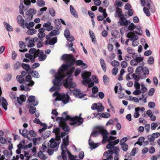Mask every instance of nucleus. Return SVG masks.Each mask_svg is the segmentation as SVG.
I'll return each instance as SVG.
<instances>
[{"mask_svg": "<svg viewBox=\"0 0 160 160\" xmlns=\"http://www.w3.org/2000/svg\"><path fill=\"white\" fill-rule=\"evenodd\" d=\"M119 142V139H117L115 141H112L106 145V147L108 149H112L115 147L114 146L118 144Z\"/></svg>", "mask_w": 160, "mask_h": 160, "instance_id": "10", "label": "nucleus"}, {"mask_svg": "<svg viewBox=\"0 0 160 160\" xmlns=\"http://www.w3.org/2000/svg\"><path fill=\"white\" fill-rule=\"evenodd\" d=\"M63 83L64 86L66 88L68 89L70 93H73L76 97L82 98L85 96L86 94H83L82 93H81V91L79 89H74L72 90L71 89L74 87L71 77H68L66 79L64 80Z\"/></svg>", "mask_w": 160, "mask_h": 160, "instance_id": "1", "label": "nucleus"}, {"mask_svg": "<svg viewBox=\"0 0 160 160\" xmlns=\"http://www.w3.org/2000/svg\"><path fill=\"white\" fill-rule=\"evenodd\" d=\"M49 13L50 15L52 17H54L55 15V11L52 8L49 9Z\"/></svg>", "mask_w": 160, "mask_h": 160, "instance_id": "59", "label": "nucleus"}, {"mask_svg": "<svg viewBox=\"0 0 160 160\" xmlns=\"http://www.w3.org/2000/svg\"><path fill=\"white\" fill-rule=\"evenodd\" d=\"M142 72H143V74L145 75H147L149 74V70L146 67H142Z\"/></svg>", "mask_w": 160, "mask_h": 160, "instance_id": "53", "label": "nucleus"}, {"mask_svg": "<svg viewBox=\"0 0 160 160\" xmlns=\"http://www.w3.org/2000/svg\"><path fill=\"white\" fill-rule=\"evenodd\" d=\"M36 13L37 11L36 10L30 8L26 12V14L28 16L29 18H32L33 15L35 14Z\"/></svg>", "mask_w": 160, "mask_h": 160, "instance_id": "13", "label": "nucleus"}, {"mask_svg": "<svg viewBox=\"0 0 160 160\" xmlns=\"http://www.w3.org/2000/svg\"><path fill=\"white\" fill-rule=\"evenodd\" d=\"M99 114L100 117L104 118H108L110 117V114L108 112L101 113Z\"/></svg>", "mask_w": 160, "mask_h": 160, "instance_id": "36", "label": "nucleus"}, {"mask_svg": "<svg viewBox=\"0 0 160 160\" xmlns=\"http://www.w3.org/2000/svg\"><path fill=\"white\" fill-rule=\"evenodd\" d=\"M100 134H101L102 137L107 136L108 133L106 129L99 130Z\"/></svg>", "mask_w": 160, "mask_h": 160, "instance_id": "47", "label": "nucleus"}, {"mask_svg": "<svg viewBox=\"0 0 160 160\" xmlns=\"http://www.w3.org/2000/svg\"><path fill=\"white\" fill-rule=\"evenodd\" d=\"M49 41V45H54L57 42V38L56 37H55L51 39H50Z\"/></svg>", "mask_w": 160, "mask_h": 160, "instance_id": "43", "label": "nucleus"}, {"mask_svg": "<svg viewBox=\"0 0 160 160\" xmlns=\"http://www.w3.org/2000/svg\"><path fill=\"white\" fill-rule=\"evenodd\" d=\"M144 139V138L143 137H139L138 140V145L140 146H142V142H143Z\"/></svg>", "mask_w": 160, "mask_h": 160, "instance_id": "52", "label": "nucleus"}, {"mask_svg": "<svg viewBox=\"0 0 160 160\" xmlns=\"http://www.w3.org/2000/svg\"><path fill=\"white\" fill-rule=\"evenodd\" d=\"M28 101L29 102H32V105L34 106H37L39 102L38 100H35V97L32 95L29 96L28 98Z\"/></svg>", "mask_w": 160, "mask_h": 160, "instance_id": "12", "label": "nucleus"}, {"mask_svg": "<svg viewBox=\"0 0 160 160\" xmlns=\"http://www.w3.org/2000/svg\"><path fill=\"white\" fill-rule=\"evenodd\" d=\"M140 0L141 2V4L142 6H144L145 5V3L146 2H147V4H146V5L148 7L150 6V5H151V3L152 2L151 0H146V2L145 1V0Z\"/></svg>", "mask_w": 160, "mask_h": 160, "instance_id": "30", "label": "nucleus"}, {"mask_svg": "<svg viewBox=\"0 0 160 160\" xmlns=\"http://www.w3.org/2000/svg\"><path fill=\"white\" fill-rule=\"evenodd\" d=\"M68 120H70L72 121V122H70L69 123V124L71 125H73L76 123V122L75 121L74 118L73 117H72L70 116H67L65 118L62 117H58L56 119V121L59 123H60L61 122H65Z\"/></svg>", "mask_w": 160, "mask_h": 160, "instance_id": "6", "label": "nucleus"}, {"mask_svg": "<svg viewBox=\"0 0 160 160\" xmlns=\"http://www.w3.org/2000/svg\"><path fill=\"white\" fill-rule=\"evenodd\" d=\"M39 52V50L38 49L37 52L34 53V55H32L33 57H32V59H31V62L32 63H33L35 61V59L37 57H39L38 53Z\"/></svg>", "mask_w": 160, "mask_h": 160, "instance_id": "39", "label": "nucleus"}, {"mask_svg": "<svg viewBox=\"0 0 160 160\" xmlns=\"http://www.w3.org/2000/svg\"><path fill=\"white\" fill-rule=\"evenodd\" d=\"M68 93L70 94L68 90L67 92L66 95L64 93H59L58 91H56L53 94V96L56 97L55 99L56 101H61L64 104H66L68 102L70 98Z\"/></svg>", "mask_w": 160, "mask_h": 160, "instance_id": "2", "label": "nucleus"}, {"mask_svg": "<svg viewBox=\"0 0 160 160\" xmlns=\"http://www.w3.org/2000/svg\"><path fill=\"white\" fill-rule=\"evenodd\" d=\"M38 157L42 160H45L46 159L47 157L45 156L42 152L40 151L38 153Z\"/></svg>", "mask_w": 160, "mask_h": 160, "instance_id": "44", "label": "nucleus"}, {"mask_svg": "<svg viewBox=\"0 0 160 160\" xmlns=\"http://www.w3.org/2000/svg\"><path fill=\"white\" fill-rule=\"evenodd\" d=\"M19 47L22 49H19V51L20 52H25L28 51L27 48H24L26 47L25 43L22 41H20L19 42Z\"/></svg>", "mask_w": 160, "mask_h": 160, "instance_id": "17", "label": "nucleus"}, {"mask_svg": "<svg viewBox=\"0 0 160 160\" xmlns=\"http://www.w3.org/2000/svg\"><path fill=\"white\" fill-rule=\"evenodd\" d=\"M28 74H31L33 77L37 78H39L40 77L38 73L36 71H31L28 72Z\"/></svg>", "mask_w": 160, "mask_h": 160, "instance_id": "27", "label": "nucleus"}, {"mask_svg": "<svg viewBox=\"0 0 160 160\" xmlns=\"http://www.w3.org/2000/svg\"><path fill=\"white\" fill-rule=\"evenodd\" d=\"M29 44L28 45V48L33 47L35 45L34 44V42L32 38H31V40H29Z\"/></svg>", "mask_w": 160, "mask_h": 160, "instance_id": "56", "label": "nucleus"}, {"mask_svg": "<svg viewBox=\"0 0 160 160\" xmlns=\"http://www.w3.org/2000/svg\"><path fill=\"white\" fill-rule=\"evenodd\" d=\"M147 137L148 141L149 142L151 143L154 142L155 139L152 134L151 135H148Z\"/></svg>", "mask_w": 160, "mask_h": 160, "instance_id": "51", "label": "nucleus"}, {"mask_svg": "<svg viewBox=\"0 0 160 160\" xmlns=\"http://www.w3.org/2000/svg\"><path fill=\"white\" fill-rule=\"evenodd\" d=\"M51 23L50 22H48L47 23H44L43 25V27L44 28H46L45 30H46L48 31H50L53 29V27L52 26Z\"/></svg>", "mask_w": 160, "mask_h": 160, "instance_id": "15", "label": "nucleus"}, {"mask_svg": "<svg viewBox=\"0 0 160 160\" xmlns=\"http://www.w3.org/2000/svg\"><path fill=\"white\" fill-rule=\"evenodd\" d=\"M59 32L58 30H52L50 33V35L52 36H54L56 35L57 34H59Z\"/></svg>", "mask_w": 160, "mask_h": 160, "instance_id": "60", "label": "nucleus"}, {"mask_svg": "<svg viewBox=\"0 0 160 160\" xmlns=\"http://www.w3.org/2000/svg\"><path fill=\"white\" fill-rule=\"evenodd\" d=\"M3 23L4 27L8 32L12 31H13L12 27L8 23L5 22H4Z\"/></svg>", "mask_w": 160, "mask_h": 160, "instance_id": "29", "label": "nucleus"}, {"mask_svg": "<svg viewBox=\"0 0 160 160\" xmlns=\"http://www.w3.org/2000/svg\"><path fill=\"white\" fill-rule=\"evenodd\" d=\"M91 108L93 110H97L98 112H101L103 111L104 107L101 103H94L92 105Z\"/></svg>", "mask_w": 160, "mask_h": 160, "instance_id": "7", "label": "nucleus"}, {"mask_svg": "<svg viewBox=\"0 0 160 160\" xmlns=\"http://www.w3.org/2000/svg\"><path fill=\"white\" fill-rule=\"evenodd\" d=\"M71 66L66 63L65 64H63L59 68V70L57 73H56L55 75V78H62V79L65 77L63 75V74L64 73V72L65 71H67L69 68Z\"/></svg>", "mask_w": 160, "mask_h": 160, "instance_id": "3", "label": "nucleus"}, {"mask_svg": "<svg viewBox=\"0 0 160 160\" xmlns=\"http://www.w3.org/2000/svg\"><path fill=\"white\" fill-rule=\"evenodd\" d=\"M61 59L66 61V63L69 66H72L75 62V59L74 58V55L71 54H65L61 57Z\"/></svg>", "mask_w": 160, "mask_h": 160, "instance_id": "4", "label": "nucleus"}, {"mask_svg": "<svg viewBox=\"0 0 160 160\" xmlns=\"http://www.w3.org/2000/svg\"><path fill=\"white\" fill-rule=\"evenodd\" d=\"M28 131L26 128H24L22 131V135L24 137L27 138L29 140H31L32 139L28 136Z\"/></svg>", "mask_w": 160, "mask_h": 160, "instance_id": "26", "label": "nucleus"}, {"mask_svg": "<svg viewBox=\"0 0 160 160\" xmlns=\"http://www.w3.org/2000/svg\"><path fill=\"white\" fill-rule=\"evenodd\" d=\"M38 31V38H39L40 40L41 41L43 40V38L45 36L46 34L44 33L45 31V29L43 28H41L39 29Z\"/></svg>", "mask_w": 160, "mask_h": 160, "instance_id": "11", "label": "nucleus"}, {"mask_svg": "<svg viewBox=\"0 0 160 160\" xmlns=\"http://www.w3.org/2000/svg\"><path fill=\"white\" fill-rule=\"evenodd\" d=\"M21 66L25 70L27 71L28 74V72H30L32 70V68L30 65L26 63H22L21 64Z\"/></svg>", "mask_w": 160, "mask_h": 160, "instance_id": "22", "label": "nucleus"}, {"mask_svg": "<svg viewBox=\"0 0 160 160\" xmlns=\"http://www.w3.org/2000/svg\"><path fill=\"white\" fill-rule=\"evenodd\" d=\"M127 51L129 54H132V57L133 58H134L135 53H133V50L132 49L128 47L127 48Z\"/></svg>", "mask_w": 160, "mask_h": 160, "instance_id": "50", "label": "nucleus"}, {"mask_svg": "<svg viewBox=\"0 0 160 160\" xmlns=\"http://www.w3.org/2000/svg\"><path fill=\"white\" fill-rule=\"evenodd\" d=\"M100 62L101 67L104 72H106V65L104 60L102 59H100Z\"/></svg>", "mask_w": 160, "mask_h": 160, "instance_id": "33", "label": "nucleus"}, {"mask_svg": "<svg viewBox=\"0 0 160 160\" xmlns=\"http://www.w3.org/2000/svg\"><path fill=\"white\" fill-rule=\"evenodd\" d=\"M148 106L150 108H153L155 106V104L154 102H148Z\"/></svg>", "mask_w": 160, "mask_h": 160, "instance_id": "62", "label": "nucleus"}, {"mask_svg": "<svg viewBox=\"0 0 160 160\" xmlns=\"http://www.w3.org/2000/svg\"><path fill=\"white\" fill-rule=\"evenodd\" d=\"M127 37L128 38H130V40L131 41H135L138 38V37L135 35V33L134 32H128L127 35Z\"/></svg>", "mask_w": 160, "mask_h": 160, "instance_id": "14", "label": "nucleus"}, {"mask_svg": "<svg viewBox=\"0 0 160 160\" xmlns=\"http://www.w3.org/2000/svg\"><path fill=\"white\" fill-rule=\"evenodd\" d=\"M70 11L71 14L75 18H78V17L77 12L72 5L70 6Z\"/></svg>", "mask_w": 160, "mask_h": 160, "instance_id": "18", "label": "nucleus"}, {"mask_svg": "<svg viewBox=\"0 0 160 160\" xmlns=\"http://www.w3.org/2000/svg\"><path fill=\"white\" fill-rule=\"evenodd\" d=\"M51 134V132L50 131H47V132H43L42 133V137L44 138H47L49 137Z\"/></svg>", "mask_w": 160, "mask_h": 160, "instance_id": "38", "label": "nucleus"}, {"mask_svg": "<svg viewBox=\"0 0 160 160\" xmlns=\"http://www.w3.org/2000/svg\"><path fill=\"white\" fill-rule=\"evenodd\" d=\"M121 146L122 150L124 152H126L128 149V145L127 143L120 144Z\"/></svg>", "mask_w": 160, "mask_h": 160, "instance_id": "46", "label": "nucleus"}, {"mask_svg": "<svg viewBox=\"0 0 160 160\" xmlns=\"http://www.w3.org/2000/svg\"><path fill=\"white\" fill-rule=\"evenodd\" d=\"M74 118L75 121L76 122V123L73 125H75L77 126L79 125L83 121V118Z\"/></svg>", "mask_w": 160, "mask_h": 160, "instance_id": "28", "label": "nucleus"}, {"mask_svg": "<svg viewBox=\"0 0 160 160\" xmlns=\"http://www.w3.org/2000/svg\"><path fill=\"white\" fill-rule=\"evenodd\" d=\"M142 67L141 66H139L136 69V73L138 74H140L142 71Z\"/></svg>", "mask_w": 160, "mask_h": 160, "instance_id": "55", "label": "nucleus"}, {"mask_svg": "<svg viewBox=\"0 0 160 160\" xmlns=\"http://www.w3.org/2000/svg\"><path fill=\"white\" fill-rule=\"evenodd\" d=\"M45 2L43 0H37V4L38 7H42L45 5Z\"/></svg>", "mask_w": 160, "mask_h": 160, "instance_id": "37", "label": "nucleus"}, {"mask_svg": "<svg viewBox=\"0 0 160 160\" xmlns=\"http://www.w3.org/2000/svg\"><path fill=\"white\" fill-rule=\"evenodd\" d=\"M143 11L147 16L149 17L150 15V12L149 9L147 8L144 7L143 8Z\"/></svg>", "mask_w": 160, "mask_h": 160, "instance_id": "54", "label": "nucleus"}, {"mask_svg": "<svg viewBox=\"0 0 160 160\" xmlns=\"http://www.w3.org/2000/svg\"><path fill=\"white\" fill-rule=\"evenodd\" d=\"M36 110V108L34 107H33L32 106H31L29 110V112L31 114H33L34 113H35Z\"/></svg>", "mask_w": 160, "mask_h": 160, "instance_id": "63", "label": "nucleus"}, {"mask_svg": "<svg viewBox=\"0 0 160 160\" xmlns=\"http://www.w3.org/2000/svg\"><path fill=\"white\" fill-rule=\"evenodd\" d=\"M89 34L90 37L92 39V42H93L94 44H96V39L95 38L93 32L92 31L90 30L89 31Z\"/></svg>", "mask_w": 160, "mask_h": 160, "instance_id": "35", "label": "nucleus"}, {"mask_svg": "<svg viewBox=\"0 0 160 160\" xmlns=\"http://www.w3.org/2000/svg\"><path fill=\"white\" fill-rule=\"evenodd\" d=\"M55 79L53 80L52 82L54 84V86H52L49 89L50 91L52 92L56 90H59L60 89V86L61 85V81L62 80V78H55Z\"/></svg>", "mask_w": 160, "mask_h": 160, "instance_id": "5", "label": "nucleus"}, {"mask_svg": "<svg viewBox=\"0 0 160 160\" xmlns=\"http://www.w3.org/2000/svg\"><path fill=\"white\" fill-rule=\"evenodd\" d=\"M155 92V89L153 88H151L149 91L148 92V95L149 96H152Z\"/></svg>", "mask_w": 160, "mask_h": 160, "instance_id": "64", "label": "nucleus"}, {"mask_svg": "<svg viewBox=\"0 0 160 160\" xmlns=\"http://www.w3.org/2000/svg\"><path fill=\"white\" fill-rule=\"evenodd\" d=\"M2 102V105L3 109L6 110L7 109V106L8 105V102L5 99L2 97H0V102Z\"/></svg>", "mask_w": 160, "mask_h": 160, "instance_id": "16", "label": "nucleus"}, {"mask_svg": "<svg viewBox=\"0 0 160 160\" xmlns=\"http://www.w3.org/2000/svg\"><path fill=\"white\" fill-rule=\"evenodd\" d=\"M17 20L18 23L23 28H24V20L21 15L18 16L17 17Z\"/></svg>", "mask_w": 160, "mask_h": 160, "instance_id": "19", "label": "nucleus"}, {"mask_svg": "<svg viewBox=\"0 0 160 160\" xmlns=\"http://www.w3.org/2000/svg\"><path fill=\"white\" fill-rule=\"evenodd\" d=\"M17 81L20 84H22L24 82V80L21 75H17Z\"/></svg>", "mask_w": 160, "mask_h": 160, "instance_id": "41", "label": "nucleus"}, {"mask_svg": "<svg viewBox=\"0 0 160 160\" xmlns=\"http://www.w3.org/2000/svg\"><path fill=\"white\" fill-rule=\"evenodd\" d=\"M91 136L88 140L89 144L90 146V148L91 150L97 148L98 146L97 144L95 143L92 140L90 139Z\"/></svg>", "mask_w": 160, "mask_h": 160, "instance_id": "21", "label": "nucleus"}, {"mask_svg": "<svg viewBox=\"0 0 160 160\" xmlns=\"http://www.w3.org/2000/svg\"><path fill=\"white\" fill-rule=\"evenodd\" d=\"M37 32V31L33 29H29L27 32L26 33L28 35H32L35 33Z\"/></svg>", "mask_w": 160, "mask_h": 160, "instance_id": "48", "label": "nucleus"}, {"mask_svg": "<svg viewBox=\"0 0 160 160\" xmlns=\"http://www.w3.org/2000/svg\"><path fill=\"white\" fill-rule=\"evenodd\" d=\"M103 81L105 85H108L109 83L108 78L106 75H104L103 77Z\"/></svg>", "mask_w": 160, "mask_h": 160, "instance_id": "49", "label": "nucleus"}, {"mask_svg": "<svg viewBox=\"0 0 160 160\" xmlns=\"http://www.w3.org/2000/svg\"><path fill=\"white\" fill-rule=\"evenodd\" d=\"M22 153H23L24 154H20V157H19V158L22 160L24 159V157H26L27 155H28L29 154V153L28 152H26L25 151H23Z\"/></svg>", "mask_w": 160, "mask_h": 160, "instance_id": "58", "label": "nucleus"}, {"mask_svg": "<svg viewBox=\"0 0 160 160\" xmlns=\"http://www.w3.org/2000/svg\"><path fill=\"white\" fill-rule=\"evenodd\" d=\"M63 143H62L61 145L63 146V147H64V148H65V149H66V147L69 144V136H67L66 137V138H64L63 139Z\"/></svg>", "mask_w": 160, "mask_h": 160, "instance_id": "23", "label": "nucleus"}, {"mask_svg": "<svg viewBox=\"0 0 160 160\" xmlns=\"http://www.w3.org/2000/svg\"><path fill=\"white\" fill-rule=\"evenodd\" d=\"M17 99L18 103L21 104L23 102L25 101L26 97L25 95L22 94L20 95V97H17Z\"/></svg>", "mask_w": 160, "mask_h": 160, "instance_id": "20", "label": "nucleus"}, {"mask_svg": "<svg viewBox=\"0 0 160 160\" xmlns=\"http://www.w3.org/2000/svg\"><path fill=\"white\" fill-rule=\"evenodd\" d=\"M82 77L83 79L82 83L84 84H85V83H88L91 81L90 78L88 77H84L82 75Z\"/></svg>", "mask_w": 160, "mask_h": 160, "instance_id": "31", "label": "nucleus"}, {"mask_svg": "<svg viewBox=\"0 0 160 160\" xmlns=\"http://www.w3.org/2000/svg\"><path fill=\"white\" fill-rule=\"evenodd\" d=\"M120 18V20L119 21L120 25L122 26H126L127 25L130 23V22L129 21L126 20L124 17V15H122Z\"/></svg>", "mask_w": 160, "mask_h": 160, "instance_id": "9", "label": "nucleus"}, {"mask_svg": "<svg viewBox=\"0 0 160 160\" xmlns=\"http://www.w3.org/2000/svg\"><path fill=\"white\" fill-rule=\"evenodd\" d=\"M62 129L63 131L66 132H68L67 133V134L68 133L70 129L69 126L67 124L65 123H63L62 125Z\"/></svg>", "mask_w": 160, "mask_h": 160, "instance_id": "40", "label": "nucleus"}, {"mask_svg": "<svg viewBox=\"0 0 160 160\" xmlns=\"http://www.w3.org/2000/svg\"><path fill=\"white\" fill-rule=\"evenodd\" d=\"M112 149H113V150H108L104 152L103 154L104 156L106 158L108 157V156H112L113 154L116 152V150H119V148L118 147H115Z\"/></svg>", "mask_w": 160, "mask_h": 160, "instance_id": "8", "label": "nucleus"}, {"mask_svg": "<svg viewBox=\"0 0 160 160\" xmlns=\"http://www.w3.org/2000/svg\"><path fill=\"white\" fill-rule=\"evenodd\" d=\"M34 25V23L33 22H29L28 23V22L25 23L24 27H26L28 29H29L30 27H33Z\"/></svg>", "mask_w": 160, "mask_h": 160, "instance_id": "45", "label": "nucleus"}, {"mask_svg": "<svg viewBox=\"0 0 160 160\" xmlns=\"http://www.w3.org/2000/svg\"><path fill=\"white\" fill-rule=\"evenodd\" d=\"M126 27H127V29L131 32L134 30L136 28V25H135L133 23H130L129 25L128 26L127 25Z\"/></svg>", "mask_w": 160, "mask_h": 160, "instance_id": "32", "label": "nucleus"}, {"mask_svg": "<svg viewBox=\"0 0 160 160\" xmlns=\"http://www.w3.org/2000/svg\"><path fill=\"white\" fill-rule=\"evenodd\" d=\"M70 35V33L69 30L68 28L66 29L64 32V35L65 37L66 38V37L69 36Z\"/></svg>", "mask_w": 160, "mask_h": 160, "instance_id": "61", "label": "nucleus"}, {"mask_svg": "<svg viewBox=\"0 0 160 160\" xmlns=\"http://www.w3.org/2000/svg\"><path fill=\"white\" fill-rule=\"evenodd\" d=\"M134 32L136 34L141 35L142 33V31L141 27L140 26H136L135 31Z\"/></svg>", "mask_w": 160, "mask_h": 160, "instance_id": "34", "label": "nucleus"}, {"mask_svg": "<svg viewBox=\"0 0 160 160\" xmlns=\"http://www.w3.org/2000/svg\"><path fill=\"white\" fill-rule=\"evenodd\" d=\"M3 153L6 157H10L12 154V151H9L7 150H5L3 151Z\"/></svg>", "mask_w": 160, "mask_h": 160, "instance_id": "42", "label": "nucleus"}, {"mask_svg": "<svg viewBox=\"0 0 160 160\" xmlns=\"http://www.w3.org/2000/svg\"><path fill=\"white\" fill-rule=\"evenodd\" d=\"M122 15H123V14L122 13V9L118 7L117 8L114 14L115 17L116 18L119 17L120 18L121 17L120 16H121Z\"/></svg>", "mask_w": 160, "mask_h": 160, "instance_id": "24", "label": "nucleus"}, {"mask_svg": "<svg viewBox=\"0 0 160 160\" xmlns=\"http://www.w3.org/2000/svg\"><path fill=\"white\" fill-rule=\"evenodd\" d=\"M132 78H133L135 80V81H137L138 82L139 81L140 77L139 76H137L135 74V73H133L132 75Z\"/></svg>", "mask_w": 160, "mask_h": 160, "instance_id": "57", "label": "nucleus"}, {"mask_svg": "<svg viewBox=\"0 0 160 160\" xmlns=\"http://www.w3.org/2000/svg\"><path fill=\"white\" fill-rule=\"evenodd\" d=\"M61 149L62 150L61 154L62 156L63 159L66 158L67 155L66 153V152L68 153V151H69L68 150L67 147H66V149H65V148H64V147H63L62 145H61Z\"/></svg>", "mask_w": 160, "mask_h": 160, "instance_id": "25", "label": "nucleus"}]
</instances>
